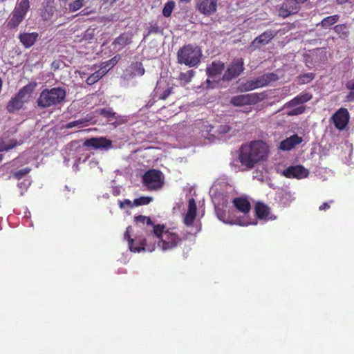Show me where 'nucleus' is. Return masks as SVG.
Listing matches in <instances>:
<instances>
[{"instance_id": "nucleus-58", "label": "nucleus", "mask_w": 354, "mask_h": 354, "mask_svg": "<svg viewBox=\"0 0 354 354\" xmlns=\"http://www.w3.org/2000/svg\"><path fill=\"white\" fill-rule=\"evenodd\" d=\"M206 82L208 84V87H211V88L213 87L212 86H210V84H212V82L209 80H207Z\"/></svg>"}, {"instance_id": "nucleus-14", "label": "nucleus", "mask_w": 354, "mask_h": 354, "mask_svg": "<svg viewBox=\"0 0 354 354\" xmlns=\"http://www.w3.org/2000/svg\"><path fill=\"white\" fill-rule=\"evenodd\" d=\"M277 34L272 30H268L257 37L251 43V46L254 48H259L261 46L268 44Z\"/></svg>"}, {"instance_id": "nucleus-39", "label": "nucleus", "mask_w": 354, "mask_h": 354, "mask_svg": "<svg viewBox=\"0 0 354 354\" xmlns=\"http://www.w3.org/2000/svg\"><path fill=\"white\" fill-rule=\"evenodd\" d=\"M153 200L152 197L149 196H141L140 198H136L133 201L134 206H141L149 204Z\"/></svg>"}, {"instance_id": "nucleus-34", "label": "nucleus", "mask_w": 354, "mask_h": 354, "mask_svg": "<svg viewBox=\"0 0 354 354\" xmlns=\"http://www.w3.org/2000/svg\"><path fill=\"white\" fill-rule=\"evenodd\" d=\"M256 88H257V87H256V83L254 79L248 80L239 86V90L241 92L250 91Z\"/></svg>"}, {"instance_id": "nucleus-33", "label": "nucleus", "mask_w": 354, "mask_h": 354, "mask_svg": "<svg viewBox=\"0 0 354 354\" xmlns=\"http://www.w3.org/2000/svg\"><path fill=\"white\" fill-rule=\"evenodd\" d=\"M315 77V75L313 73H304L297 77L298 84H305L313 81Z\"/></svg>"}, {"instance_id": "nucleus-21", "label": "nucleus", "mask_w": 354, "mask_h": 354, "mask_svg": "<svg viewBox=\"0 0 354 354\" xmlns=\"http://www.w3.org/2000/svg\"><path fill=\"white\" fill-rule=\"evenodd\" d=\"M39 35L37 32H23L19 35V39L24 47L28 48L34 45Z\"/></svg>"}, {"instance_id": "nucleus-36", "label": "nucleus", "mask_w": 354, "mask_h": 354, "mask_svg": "<svg viewBox=\"0 0 354 354\" xmlns=\"http://www.w3.org/2000/svg\"><path fill=\"white\" fill-rule=\"evenodd\" d=\"M163 29L160 27L157 22H151L149 23V30L147 34L145 36V37L151 35V34H160L162 33Z\"/></svg>"}, {"instance_id": "nucleus-37", "label": "nucleus", "mask_w": 354, "mask_h": 354, "mask_svg": "<svg viewBox=\"0 0 354 354\" xmlns=\"http://www.w3.org/2000/svg\"><path fill=\"white\" fill-rule=\"evenodd\" d=\"M175 7V2L174 1H167L162 9V15L165 17L171 16L174 8Z\"/></svg>"}, {"instance_id": "nucleus-8", "label": "nucleus", "mask_w": 354, "mask_h": 354, "mask_svg": "<svg viewBox=\"0 0 354 354\" xmlns=\"http://www.w3.org/2000/svg\"><path fill=\"white\" fill-rule=\"evenodd\" d=\"M244 70V62L243 58L233 59L225 71L223 80L230 81L241 75Z\"/></svg>"}, {"instance_id": "nucleus-32", "label": "nucleus", "mask_w": 354, "mask_h": 354, "mask_svg": "<svg viewBox=\"0 0 354 354\" xmlns=\"http://www.w3.org/2000/svg\"><path fill=\"white\" fill-rule=\"evenodd\" d=\"M134 221L136 223L146 224L147 226L151 227L152 230L153 229V227L156 225L153 223L150 217L146 216H136L134 217Z\"/></svg>"}, {"instance_id": "nucleus-28", "label": "nucleus", "mask_w": 354, "mask_h": 354, "mask_svg": "<svg viewBox=\"0 0 354 354\" xmlns=\"http://www.w3.org/2000/svg\"><path fill=\"white\" fill-rule=\"evenodd\" d=\"M339 16L338 15H334L324 18L319 24L323 28H328L332 25H334L338 21Z\"/></svg>"}, {"instance_id": "nucleus-4", "label": "nucleus", "mask_w": 354, "mask_h": 354, "mask_svg": "<svg viewBox=\"0 0 354 354\" xmlns=\"http://www.w3.org/2000/svg\"><path fill=\"white\" fill-rule=\"evenodd\" d=\"M202 51L197 46L185 44L177 51V62L189 68L197 66L201 61Z\"/></svg>"}, {"instance_id": "nucleus-5", "label": "nucleus", "mask_w": 354, "mask_h": 354, "mask_svg": "<svg viewBox=\"0 0 354 354\" xmlns=\"http://www.w3.org/2000/svg\"><path fill=\"white\" fill-rule=\"evenodd\" d=\"M142 183L147 191L159 190L165 183L164 175L160 170L150 169L142 175Z\"/></svg>"}, {"instance_id": "nucleus-30", "label": "nucleus", "mask_w": 354, "mask_h": 354, "mask_svg": "<svg viewBox=\"0 0 354 354\" xmlns=\"http://www.w3.org/2000/svg\"><path fill=\"white\" fill-rule=\"evenodd\" d=\"M194 74L195 72L194 70H188L186 72H181L178 75V80L184 84H186L192 81Z\"/></svg>"}, {"instance_id": "nucleus-50", "label": "nucleus", "mask_w": 354, "mask_h": 354, "mask_svg": "<svg viewBox=\"0 0 354 354\" xmlns=\"http://www.w3.org/2000/svg\"><path fill=\"white\" fill-rule=\"evenodd\" d=\"M109 66H106V64H104V66L100 67V68L97 71V72H99L100 73V74L102 75V77L106 75L107 73V72L109 71V68H108Z\"/></svg>"}, {"instance_id": "nucleus-46", "label": "nucleus", "mask_w": 354, "mask_h": 354, "mask_svg": "<svg viewBox=\"0 0 354 354\" xmlns=\"http://www.w3.org/2000/svg\"><path fill=\"white\" fill-rule=\"evenodd\" d=\"M120 59V56L119 55H117L114 56L113 58H111V59L104 62V64H106V66H113L118 62Z\"/></svg>"}, {"instance_id": "nucleus-26", "label": "nucleus", "mask_w": 354, "mask_h": 354, "mask_svg": "<svg viewBox=\"0 0 354 354\" xmlns=\"http://www.w3.org/2000/svg\"><path fill=\"white\" fill-rule=\"evenodd\" d=\"M131 77H134L136 76H142L145 73V69L143 67L142 62H132L128 68L127 70Z\"/></svg>"}, {"instance_id": "nucleus-3", "label": "nucleus", "mask_w": 354, "mask_h": 354, "mask_svg": "<svg viewBox=\"0 0 354 354\" xmlns=\"http://www.w3.org/2000/svg\"><path fill=\"white\" fill-rule=\"evenodd\" d=\"M66 96V90L62 87L44 88L37 100V104L40 109L56 106L64 102Z\"/></svg>"}, {"instance_id": "nucleus-59", "label": "nucleus", "mask_w": 354, "mask_h": 354, "mask_svg": "<svg viewBox=\"0 0 354 354\" xmlns=\"http://www.w3.org/2000/svg\"><path fill=\"white\" fill-rule=\"evenodd\" d=\"M180 2H186V3H188L191 0H179Z\"/></svg>"}, {"instance_id": "nucleus-13", "label": "nucleus", "mask_w": 354, "mask_h": 354, "mask_svg": "<svg viewBox=\"0 0 354 354\" xmlns=\"http://www.w3.org/2000/svg\"><path fill=\"white\" fill-rule=\"evenodd\" d=\"M218 0H199L196 4L198 10L205 16H210L217 10Z\"/></svg>"}, {"instance_id": "nucleus-45", "label": "nucleus", "mask_w": 354, "mask_h": 354, "mask_svg": "<svg viewBox=\"0 0 354 354\" xmlns=\"http://www.w3.org/2000/svg\"><path fill=\"white\" fill-rule=\"evenodd\" d=\"M94 32H95V30L94 29H91V28H88L86 30V32H84V34L83 35V39L84 40H91L92 39L93 37H94Z\"/></svg>"}, {"instance_id": "nucleus-24", "label": "nucleus", "mask_w": 354, "mask_h": 354, "mask_svg": "<svg viewBox=\"0 0 354 354\" xmlns=\"http://www.w3.org/2000/svg\"><path fill=\"white\" fill-rule=\"evenodd\" d=\"M313 97L311 93H301L299 95L295 97L290 101L286 103L287 107H294L299 104H303L309 100H310Z\"/></svg>"}, {"instance_id": "nucleus-16", "label": "nucleus", "mask_w": 354, "mask_h": 354, "mask_svg": "<svg viewBox=\"0 0 354 354\" xmlns=\"http://www.w3.org/2000/svg\"><path fill=\"white\" fill-rule=\"evenodd\" d=\"M302 142V137L299 136L297 134H293L280 142L278 148L281 151H290Z\"/></svg>"}, {"instance_id": "nucleus-40", "label": "nucleus", "mask_w": 354, "mask_h": 354, "mask_svg": "<svg viewBox=\"0 0 354 354\" xmlns=\"http://www.w3.org/2000/svg\"><path fill=\"white\" fill-rule=\"evenodd\" d=\"M128 121L127 117L118 115L116 113V117L114 118L113 121L111 123L114 127H118L120 125L124 124L127 123Z\"/></svg>"}, {"instance_id": "nucleus-35", "label": "nucleus", "mask_w": 354, "mask_h": 354, "mask_svg": "<svg viewBox=\"0 0 354 354\" xmlns=\"http://www.w3.org/2000/svg\"><path fill=\"white\" fill-rule=\"evenodd\" d=\"M18 145L16 140H10L9 144H6L3 140H0V152L8 151Z\"/></svg>"}, {"instance_id": "nucleus-60", "label": "nucleus", "mask_w": 354, "mask_h": 354, "mask_svg": "<svg viewBox=\"0 0 354 354\" xmlns=\"http://www.w3.org/2000/svg\"><path fill=\"white\" fill-rule=\"evenodd\" d=\"M3 156L0 154V162L3 160Z\"/></svg>"}, {"instance_id": "nucleus-56", "label": "nucleus", "mask_w": 354, "mask_h": 354, "mask_svg": "<svg viewBox=\"0 0 354 354\" xmlns=\"http://www.w3.org/2000/svg\"><path fill=\"white\" fill-rule=\"evenodd\" d=\"M89 13H91V12L88 11V10H87V8H84V9H83V10L80 12V15H88Z\"/></svg>"}, {"instance_id": "nucleus-17", "label": "nucleus", "mask_w": 354, "mask_h": 354, "mask_svg": "<svg viewBox=\"0 0 354 354\" xmlns=\"http://www.w3.org/2000/svg\"><path fill=\"white\" fill-rule=\"evenodd\" d=\"M197 213V207L194 198H192L188 202V209L184 218V223L191 226L194 223Z\"/></svg>"}, {"instance_id": "nucleus-47", "label": "nucleus", "mask_w": 354, "mask_h": 354, "mask_svg": "<svg viewBox=\"0 0 354 354\" xmlns=\"http://www.w3.org/2000/svg\"><path fill=\"white\" fill-rule=\"evenodd\" d=\"M119 205L121 209H123L125 206H128L131 208L134 207L133 202L132 203L129 199H124L122 201H120Z\"/></svg>"}, {"instance_id": "nucleus-19", "label": "nucleus", "mask_w": 354, "mask_h": 354, "mask_svg": "<svg viewBox=\"0 0 354 354\" xmlns=\"http://www.w3.org/2000/svg\"><path fill=\"white\" fill-rule=\"evenodd\" d=\"M279 77L276 73H269L263 74L257 78H254L256 87L261 88L268 85L270 82L278 80Z\"/></svg>"}, {"instance_id": "nucleus-12", "label": "nucleus", "mask_w": 354, "mask_h": 354, "mask_svg": "<svg viewBox=\"0 0 354 354\" xmlns=\"http://www.w3.org/2000/svg\"><path fill=\"white\" fill-rule=\"evenodd\" d=\"M282 175L288 178L301 179L308 176L309 171L301 165L289 166L281 172Z\"/></svg>"}, {"instance_id": "nucleus-51", "label": "nucleus", "mask_w": 354, "mask_h": 354, "mask_svg": "<svg viewBox=\"0 0 354 354\" xmlns=\"http://www.w3.org/2000/svg\"><path fill=\"white\" fill-rule=\"evenodd\" d=\"M333 201H330V203H324L322 205H321L319 207V209L320 211H323V210H327L330 208V203H333Z\"/></svg>"}, {"instance_id": "nucleus-15", "label": "nucleus", "mask_w": 354, "mask_h": 354, "mask_svg": "<svg viewBox=\"0 0 354 354\" xmlns=\"http://www.w3.org/2000/svg\"><path fill=\"white\" fill-rule=\"evenodd\" d=\"M84 146L94 149H109L112 145L111 140L104 138H92L84 142Z\"/></svg>"}, {"instance_id": "nucleus-6", "label": "nucleus", "mask_w": 354, "mask_h": 354, "mask_svg": "<svg viewBox=\"0 0 354 354\" xmlns=\"http://www.w3.org/2000/svg\"><path fill=\"white\" fill-rule=\"evenodd\" d=\"M29 8V0H21L17 3L8 19L6 27L10 30L17 28L25 18Z\"/></svg>"}, {"instance_id": "nucleus-44", "label": "nucleus", "mask_w": 354, "mask_h": 354, "mask_svg": "<svg viewBox=\"0 0 354 354\" xmlns=\"http://www.w3.org/2000/svg\"><path fill=\"white\" fill-rule=\"evenodd\" d=\"M86 122V121L83 119L72 121V122H68L66 125V127L68 129H71V128H73L76 126H82Z\"/></svg>"}, {"instance_id": "nucleus-11", "label": "nucleus", "mask_w": 354, "mask_h": 354, "mask_svg": "<svg viewBox=\"0 0 354 354\" xmlns=\"http://www.w3.org/2000/svg\"><path fill=\"white\" fill-rule=\"evenodd\" d=\"M307 0H285L279 9V15L283 18L297 13L299 10V4Z\"/></svg>"}, {"instance_id": "nucleus-42", "label": "nucleus", "mask_w": 354, "mask_h": 354, "mask_svg": "<svg viewBox=\"0 0 354 354\" xmlns=\"http://www.w3.org/2000/svg\"><path fill=\"white\" fill-rule=\"evenodd\" d=\"M100 73L95 71L93 74H91L86 80V82L88 85H93L95 82H97L99 80L102 78V75Z\"/></svg>"}, {"instance_id": "nucleus-54", "label": "nucleus", "mask_w": 354, "mask_h": 354, "mask_svg": "<svg viewBox=\"0 0 354 354\" xmlns=\"http://www.w3.org/2000/svg\"><path fill=\"white\" fill-rule=\"evenodd\" d=\"M346 88L348 90L353 91L354 90V82L348 81L346 84Z\"/></svg>"}, {"instance_id": "nucleus-31", "label": "nucleus", "mask_w": 354, "mask_h": 354, "mask_svg": "<svg viewBox=\"0 0 354 354\" xmlns=\"http://www.w3.org/2000/svg\"><path fill=\"white\" fill-rule=\"evenodd\" d=\"M100 114L104 118H106L108 122L111 123L116 117V113L113 111L111 108H104L99 111Z\"/></svg>"}, {"instance_id": "nucleus-18", "label": "nucleus", "mask_w": 354, "mask_h": 354, "mask_svg": "<svg viewBox=\"0 0 354 354\" xmlns=\"http://www.w3.org/2000/svg\"><path fill=\"white\" fill-rule=\"evenodd\" d=\"M225 68V64L221 61H214L206 68L209 77L214 78L221 75Z\"/></svg>"}, {"instance_id": "nucleus-10", "label": "nucleus", "mask_w": 354, "mask_h": 354, "mask_svg": "<svg viewBox=\"0 0 354 354\" xmlns=\"http://www.w3.org/2000/svg\"><path fill=\"white\" fill-rule=\"evenodd\" d=\"M350 115L346 108L339 109L332 116L333 122L336 129L339 131L344 130L348 125Z\"/></svg>"}, {"instance_id": "nucleus-38", "label": "nucleus", "mask_w": 354, "mask_h": 354, "mask_svg": "<svg viewBox=\"0 0 354 354\" xmlns=\"http://www.w3.org/2000/svg\"><path fill=\"white\" fill-rule=\"evenodd\" d=\"M85 3L84 0H75L68 4V9L70 12H75L82 8Z\"/></svg>"}, {"instance_id": "nucleus-43", "label": "nucleus", "mask_w": 354, "mask_h": 354, "mask_svg": "<svg viewBox=\"0 0 354 354\" xmlns=\"http://www.w3.org/2000/svg\"><path fill=\"white\" fill-rule=\"evenodd\" d=\"M304 111H305L304 106H299V107H297V108H295V109L290 110L288 113V115L290 116L298 115L303 113L304 112Z\"/></svg>"}, {"instance_id": "nucleus-22", "label": "nucleus", "mask_w": 354, "mask_h": 354, "mask_svg": "<svg viewBox=\"0 0 354 354\" xmlns=\"http://www.w3.org/2000/svg\"><path fill=\"white\" fill-rule=\"evenodd\" d=\"M132 42V35L129 33L124 32L120 36L116 37L112 43V45L117 48L120 50L124 48L126 46L129 45Z\"/></svg>"}, {"instance_id": "nucleus-57", "label": "nucleus", "mask_w": 354, "mask_h": 354, "mask_svg": "<svg viewBox=\"0 0 354 354\" xmlns=\"http://www.w3.org/2000/svg\"><path fill=\"white\" fill-rule=\"evenodd\" d=\"M105 3L113 4L116 0H103Z\"/></svg>"}, {"instance_id": "nucleus-25", "label": "nucleus", "mask_w": 354, "mask_h": 354, "mask_svg": "<svg viewBox=\"0 0 354 354\" xmlns=\"http://www.w3.org/2000/svg\"><path fill=\"white\" fill-rule=\"evenodd\" d=\"M131 231H132L131 227L129 226L127 227L125 233L124 234V239L128 241L129 248L131 252H139L141 250H145L144 245H145V240H144L141 243V246H134V240L131 237V235H130Z\"/></svg>"}, {"instance_id": "nucleus-41", "label": "nucleus", "mask_w": 354, "mask_h": 354, "mask_svg": "<svg viewBox=\"0 0 354 354\" xmlns=\"http://www.w3.org/2000/svg\"><path fill=\"white\" fill-rule=\"evenodd\" d=\"M30 171V169L29 167H26L13 173L12 177L17 180H20L29 174Z\"/></svg>"}, {"instance_id": "nucleus-7", "label": "nucleus", "mask_w": 354, "mask_h": 354, "mask_svg": "<svg viewBox=\"0 0 354 354\" xmlns=\"http://www.w3.org/2000/svg\"><path fill=\"white\" fill-rule=\"evenodd\" d=\"M33 88V86L31 84H28L20 88L17 93L8 102L6 106L8 112L14 113L21 109L30 93H32Z\"/></svg>"}, {"instance_id": "nucleus-52", "label": "nucleus", "mask_w": 354, "mask_h": 354, "mask_svg": "<svg viewBox=\"0 0 354 354\" xmlns=\"http://www.w3.org/2000/svg\"><path fill=\"white\" fill-rule=\"evenodd\" d=\"M257 223V222H249L248 221H246L245 219L242 220V221H237V224L240 225H250V224H252V225H256Z\"/></svg>"}, {"instance_id": "nucleus-23", "label": "nucleus", "mask_w": 354, "mask_h": 354, "mask_svg": "<svg viewBox=\"0 0 354 354\" xmlns=\"http://www.w3.org/2000/svg\"><path fill=\"white\" fill-rule=\"evenodd\" d=\"M234 207L241 212L244 214H248L251 209L250 203L245 198L237 197L232 201Z\"/></svg>"}, {"instance_id": "nucleus-20", "label": "nucleus", "mask_w": 354, "mask_h": 354, "mask_svg": "<svg viewBox=\"0 0 354 354\" xmlns=\"http://www.w3.org/2000/svg\"><path fill=\"white\" fill-rule=\"evenodd\" d=\"M279 77L276 73H269L263 74L257 78H254L256 87L261 88L268 85L270 82L278 80Z\"/></svg>"}, {"instance_id": "nucleus-27", "label": "nucleus", "mask_w": 354, "mask_h": 354, "mask_svg": "<svg viewBox=\"0 0 354 354\" xmlns=\"http://www.w3.org/2000/svg\"><path fill=\"white\" fill-rule=\"evenodd\" d=\"M255 214L258 218L264 219L270 214V207L262 203L258 202L255 205Z\"/></svg>"}, {"instance_id": "nucleus-48", "label": "nucleus", "mask_w": 354, "mask_h": 354, "mask_svg": "<svg viewBox=\"0 0 354 354\" xmlns=\"http://www.w3.org/2000/svg\"><path fill=\"white\" fill-rule=\"evenodd\" d=\"M173 88L169 87L165 90L160 95V100H166L171 93H172Z\"/></svg>"}, {"instance_id": "nucleus-2", "label": "nucleus", "mask_w": 354, "mask_h": 354, "mask_svg": "<svg viewBox=\"0 0 354 354\" xmlns=\"http://www.w3.org/2000/svg\"><path fill=\"white\" fill-rule=\"evenodd\" d=\"M151 234L160 239L158 246L162 251L172 250L181 242L180 237L174 232V229L165 230L164 225L157 224L151 231Z\"/></svg>"}, {"instance_id": "nucleus-1", "label": "nucleus", "mask_w": 354, "mask_h": 354, "mask_svg": "<svg viewBox=\"0 0 354 354\" xmlns=\"http://www.w3.org/2000/svg\"><path fill=\"white\" fill-rule=\"evenodd\" d=\"M269 147L262 140H254L243 145L240 149L239 160L242 165L252 169L254 165L267 158Z\"/></svg>"}, {"instance_id": "nucleus-53", "label": "nucleus", "mask_w": 354, "mask_h": 354, "mask_svg": "<svg viewBox=\"0 0 354 354\" xmlns=\"http://www.w3.org/2000/svg\"><path fill=\"white\" fill-rule=\"evenodd\" d=\"M346 100L347 102H354V92L350 91L346 96Z\"/></svg>"}, {"instance_id": "nucleus-55", "label": "nucleus", "mask_w": 354, "mask_h": 354, "mask_svg": "<svg viewBox=\"0 0 354 354\" xmlns=\"http://www.w3.org/2000/svg\"><path fill=\"white\" fill-rule=\"evenodd\" d=\"M335 1H336L337 4L343 5V4H345L346 3L351 2V0H335Z\"/></svg>"}, {"instance_id": "nucleus-9", "label": "nucleus", "mask_w": 354, "mask_h": 354, "mask_svg": "<svg viewBox=\"0 0 354 354\" xmlns=\"http://www.w3.org/2000/svg\"><path fill=\"white\" fill-rule=\"evenodd\" d=\"M261 100L259 93H249L234 96L231 98L230 103L236 106L255 104Z\"/></svg>"}, {"instance_id": "nucleus-29", "label": "nucleus", "mask_w": 354, "mask_h": 354, "mask_svg": "<svg viewBox=\"0 0 354 354\" xmlns=\"http://www.w3.org/2000/svg\"><path fill=\"white\" fill-rule=\"evenodd\" d=\"M333 30L343 39H346L349 36V31L346 24L336 25Z\"/></svg>"}, {"instance_id": "nucleus-49", "label": "nucleus", "mask_w": 354, "mask_h": 354, "mask_svg": "<svg viewBox=\"0 0 354 354\" xmlns=\"http://www.w3.org/2000/svg\"><path fill=\"white\" fill-rule=\"evenodd\" d=\"M231 130V127L229 126L228 124H223V125H220L218 129V132L219 133H227L228 132H230V131Z\"/></svg>"}]
</instances>
